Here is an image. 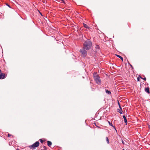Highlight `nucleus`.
I'll list each match as a JSON object with an SVG mask.
<instances>
[{"instance_id": "nucleus-14", "label": "nucleus", "mask_w": 150, "mask_h": 150, "mask_svg": "<svg viewBox=\"0 0 150 150\" xmlns=\"http://www.w3.org/2000/svg\"><path fill=\"white\" fill-rule=\"evenodd\" d=\"M106 140L107 141V142L108 144H109V140L108 139V138L107 137H106Z\"/></svg>"}, {"instance_id": "nucleus-19", "label": "nucleus", "mask_w": 150, "mask_h": 150, "mask_svg": "<svg viewBox=\"0 0 150 150\" xmlns=\"http://www.w3.org/2000/svg\"><path fill=\"white\" fill-rule=\"evenodd\" d=\"M140 77L142 79H143L144 80L146 81V78L145 77L143 78H142V77H141V76H140Z\"/></svg>"}, {"instance_id": "nucleus-2", "label": "nucleus", "mask_w": 150, "mask_h": 150, "mask_svg": "<svg viewBox=\"0 0 150 150\" xmlns=\"http://www.w3.org/2000/svg\"><path fill=\"white\" fill-rule=\"evenodd\" d=\"M93 77L96 83L98 84H100L101 83V80L98 74H97L96 73H94L93 74Z\"/></svg>"}, {"instance_id": "nucleus-17", "label": "nucleus", "mask_w": 150, "mask_h": 150, "mask_svg": "<svg viewBox=\"0 0 150 150\" xmlns=\"http://www.w3.org/2000/svg\"><path fill=\"white\" fill-rule=\"evenodd\" d=\"M95 48L96 49H99L100 48L99 46L98 45H96L95 47Z\"/></svg>"}, {"instance_id": "nucleus-24", "label": "nucleus", "mask_w": 150, "mask_h": 150, "mask_svg": "<svg viewBox=\"0 0 150 150\" xmlns=\"http://www.w3.org/2000/svg\"><path fill=\"white\" fill-rule=\"evenodd\" d=\"M122 143L124 144H125L124 142L122 140Z\"/></svg>"}, {"instance_id": "nucleus-28", "label": "nucleus", "mask_w": 150, "mask_h": 150, "mask_svg": "<svg viewBox=\"0 0 150 150\" xmlns=\"http://www.w3.org/2000/svg\"><path fill=\"white\" fill-rule=\"evenodd\" d=\"M9 145H10V144H10V143H9Z\"/></svg>"}, {"instance_id": "nucleus-26", "label": "nucleus", "mask_w": 150, "mask_h": 150, "mask_svg": "<svg viewBox=\"0 0 150 150\" xmlns=\"http://www.w3.org/2000/svg\"><path fill=\"white\" fill-rule=\"evenodd\" d=\"M16 150H20L19 149H17Z\"/></svg>"}, {"instance_id": "nucleus-21", "label": "nucleus", "mask_w": 150, "mask_h": 150, "mask_svg": "<svg viewBox=\"0 0 150 150\" xmlns=\"http://www.w3.org/2000/svg\"><path fill=\"white\" fill-rule=\"evenodd\" d=\"M137 81H139V77H138L137 78Z\"/></svg>"}, {"instance_id": "nucleus-25", "label": "nucleus", "mask_w": 150, "mask_h": 150, "mask_svg": "<svg viewBox=\"0 0 150 150\" xmlns=\"http://www.w3.org/2000/svg\"><path fill=\"white\" fill-rule=\"evenodd\" d=\"M61 0L62 1L63 3H65V2L64 0Z\"/></svg>"}, {"instance_id": "nucleus-5", "label": "nucleus", "mask_w": 150, "mask_h": 150, "mask_svg": "<svg viewBox=\"0 0 150 150\" xmlns=\"http://www.w3.org/2000/svg\"><path fill=\"white\" fill-rule=\"evenodd\" d=\"M5 74L4 73H1L0 74V79H3L5 78Z\"/></svg>"}, {"instance_id": "nucleus-15", "label": "nucleus", "mask_w": 150, "mask_h": 150, "mask_svg": "<svg viewBox=\"0 0 150 150\" xmlns=\"http://www.w3.org/2000/svg\"><path fill=\"white\" fill-rule=\"evenodd\" d=\"M118 104L119 105V107L120 108L121 110L122 111V108L120 106V104L119 103V102L118 101Z\"/></svg>"}, {"instance_id": "nucleus-4", "label": "nucleus", "mask_w": 150, "mask_h": 150, "mask_svg": "<svg viewBox=\"0 0 150 150\" xmlns=\"http://www.w3.org/2000/svg\"><path fill=\"white\" fill-rule=\"evenodd\" d=\"M86 49L83 48L80 50V52L81 53L82 57H86L87 55V52Z\"/></svg>"}, {"instance_id": "nucleus-23", "label": "nucleus", "mask_w": 150, "mask_h": 150, "mask_svg": "<svg viewBox=\"0 0 150 150\" xmlns=\"http://www.w3.org/2000/svg\"><path fill=\"white\" fill-rule=\"evenodd\" d=\"M6 5H7L8 7H9V8H11V7L9 5H8V4H6Z\"/></svg>"}, {"instance_id": "nucleus-6", "label": "nucleus", "mask_w": 150, "mask_h": 150, "mask_svg": "<svg viewBox=\"0 0 150 150\" xmlns=\"http://www.w3.org/2000/svg\"><path fill=\"white\" fill-rule=\"evenodd\" d=\"M108 122L109 125L113 127L114 128V129L115 130L116 132L117 133V131L115 127L114 126H113L112 124V123H111L110 121H108Z\"/></svg>"}, {"instance_id": "nucleus-1", "label": "nucleus", "mask_w": 150, "mask_h": 150, "mask_svg": "<svg viewBox=\"0 0 150 150\" xmlns=\"http://www.w3.org/2000/svg\"><path fill=\"white\" fill-rule=\"evenodd\" d=\"M92 46V42L91 41L88 39L86 41L84 44L83 47L86 49V50H88L91 48Z\"/></svg>"}, {"instance_id": "nucleus-12", "label": "nucleus", "mask_w": 150, "mask_h": 150, "mask_svg": "<svg viewBox=\"0 0 150 150\" xmlns=\"http://www.w3.org/2000/svg\"><path fill=\"white\" fill-rule=\"evenodd\" d=\"M117 111L120 114H122V111L120 109H120H117Z\"/></svg>"}, {"instance_id": "nucleus-13", "label": "nucleus", "mask_w": 150, "mask_h": 150, "mask_svg": "<svg viewBox=\"0 0 150 150\" xmlns=\"http://www.w3.org/2000/svg\"><path fill=\"white\" fill-rule=\"evenodd\" d=\"M106 93L108 94H109L111 93L110 91H108V90H106L105 91Z\"/></svg>"}, {"instance_id": "nucleus-27", "label": "nucleus", "mask_w": 150, "mask_h": 150, "mask_svg": "<svg viewBox=\"0 0 150 150\" xmlns=\"http://www.w3.org/2000/svg\"><path fill=\"white\" fill-rule=\"evenodd\" d=\"M9 145H10V144H10V143H9Z\"/></svg>"}, {"instance_id": "nucleus-22", "label": "nucleus", "mask_w": 150, "mask_h": 150, "mask_svg": "<svg viewBox=\"0 0 150 150\" xmlns=\"http://www.w3.org/2000/svg\"><path fill=\"white\" fill-rule=\"evenodd\" d=\"M11 136V135L10 134H8V137H10Z\"/></svg>"}, {"instance_id": "nucleus-3", "label": "nucleus", "mask_w": 150, "mask_h": 150, "mask_svg": "<svg viewBox=\"0 0 150 150\" xmlns=\"http://www.w3.org/2000/svg\"><path fill=\"white\" fill-rule=\"evenodd\" d=\"M40 143L38 141H37L32 145L29 146V147L31 149H35L36 147H38Z\"/></svg>"}, {"instance_id": "nucleus-7", "label": "nucleus", "mask_w": 150, "mask_h": 150, "mask_svg": "<svg viewBox=\"0 0 150 150\" xmlns=\"http://www.w3.org/2000/svg\"><path fill=\"white\" fill-rule=\"evenodd\" d=\"M123 117L124 120L125 122L126 123V125H127V120L126 118V117L125 115H123Z\"/></svg>"}, {"instance_id": "nucleus-16", "label": "nucleus", "mask_w": 150, "mask_h": 150, "mask_svg": "<svg viewBox=\"0 0 150 150\" xmlns=\"http://www.w3.org/2000/svg\"><path fill=\"white\" fill-rule=\"evenodd\" d=\"M42 150H47V148L45 146H44L42 149Z\"/></svg>"}, {"instance_id": "nucleus-18", "label": "nucleus", "mask_w": 150, "mask_h": 150, "mask_svg": "<svg viewBox=\"0 0 150 150\" xmlns=\"http://www.w3.org/2000/svg\"><path fill=\"white\" fill-rule=\"evenodd\" d=\"M40 142L41 143H42L43 142H44V141L42 139H40Z\"/></svg>"}, {"instance_id": "nucleus-8", "label": "nucleus", "mask_w": 150, "mask_h": 150, "mask_svg": "<svg viewBox=\"0 0 150 150\" xmlns=\"http://www.w3.org/2000/svg\"><path fill=\"white\" fill-rule=\"evenodd\" d=\"M145 91L147 92L149 94L150 93V91L149 90V87L145 88Z\"/></svg>"}, {"instance_id": "nucleus-20", "label": "nucleus", "mask_w": 150, "mask_h": 150, "mask_svg": "<svg viewBox=\"0 0 150 150\" xmlns=\"http://www.w3.org/2000/svg\"><path fill=\"white\" fill-rule=\"evenodd\" d=\"M128 64L130 65V66L133 69V67L131 65L129 62L128 63Z\"/></svg>"}, {"instance_id": "nucleus-11", "label": "nucleus", "mask_w": 150, "mask_h": 150, "mask_svg": "<svg viewBox=\"0 0 150 150\" xmlns=\"http://www.w3.org/2000/svg\"><path fill=\"white\" fill-rule=\"evenodd\" d=\"M115 55L117 57L120 58L122 61H123V58L121 56L117 54H115Z\"/></svg>"}, {"instance_id": "nucleus-10", "label": "nucleus", "mask_w": 150, "mask_h": 150, "mask_svg": "<svg viewBox=\"0 0 150 150\" xmlns=\"http://www.w3.org/2000/svg\"><path fill=\"white\" fill-rule=\"evenodd\" d=\"M83 25L84 28L88 29H89L90 28V27L86 24L83 23Z\"/></svg>"}, {"instance_id": "nucleus-9", "label": "nucleus", "mask_w": 150, "mask_h": 150, "mask_svg": "<svg viewBox=\"0 0 150 150\" xmlns=\"http://www.w3.org/2000/svg\"><path fill=\"white\" fill-rule=\"evenodd\" d=\"M47 144L49 146H50L52 144V143L51 142L48 141H47Z\"/></svg>"}, {"instance_id": "nucleus-29", "label": "nucleus", "mask_w": 150, "mask_h": 150, "mask_svg": "<svg viewBox=\"0 0 150 150\" xmlns=\"http://www.w3.org/2000/svg\"><path fill=\"white\" fill-rule=\"evenodd\" d=\"M149 127L150 128V126H149Z\"/></svg>"}]
</instances>
